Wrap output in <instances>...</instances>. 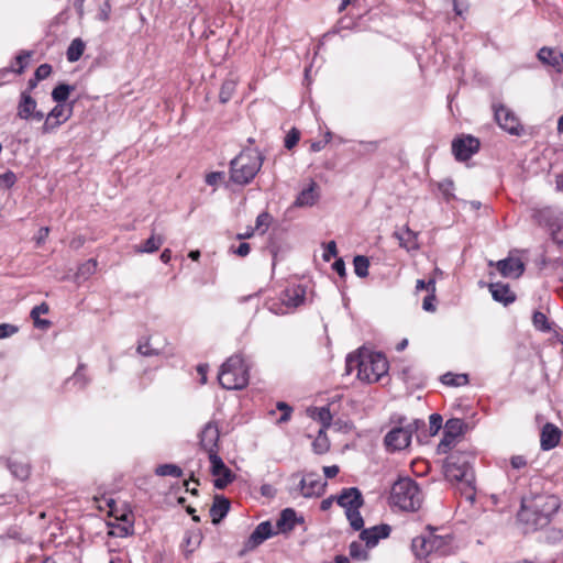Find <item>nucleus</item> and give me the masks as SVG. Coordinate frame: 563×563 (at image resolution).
<instances>
[{"label":"nucleus","instance_id":"23","mask_svg":"<svg viewBox=\"0 0 563 563\" xmlns=\"http://www.w3.org/2000/svg\"><path fill=\"white\" fill-rule=\"evenodd\" d=\"M273 534H275V532L273 530L272 523L269 521L261 522L251 533L246 542V547L249 549H254L271 538Z\"/></svg>","mask_w":563,"mask_h":563},{"label":"nucleus","instance_id":"41","mask_svg":"<svg viewBox=\"0 0 563 563\" xmlns=\"http://www.w3.org/2000/svg\"><path fill=\"white\" fill-rule=\"evenodd\" d=\"M441 380L444 385L462 386V385L467 384L468 378H467L466 374L456 375V374H452V373H446L442 376Z\"/></svg>","mask_w":563,"mask_h":563},{"label":"nucleus","instance_id":"61","mask_svg":"<svg viewBox=\"0 0 563 563\" xmlns=\"http://www.w3.org/2000/svg\"><path fill=\"white\" fill-rule=\"evenodd\" d=\"M330 140H331V132H327V133H325V137H324V140H323V141L313 142V143L311 144V151H312V152H319V151H321V150L323 148V146H324L327 143H329V142H330Z\"/></svg>","mask_w":563,"mask_h":563},{"label":"nucleus","instance_id":"14","mask_svg":"<svg viewBox=\"0 0 563 563\" xmlns=\"http://www.w3.org/2000/svg\"><path fill=\"white\" fill-rule=\"evenodd\" d=\"M73 113V106H66L57 103L51 112L47 114L46 120L43 124V132L49 133L57 126H59L62 123L66 122Z\"/></svg>","mask_w":563,"mask_h":563},{"label":"nucleus","instance_id":"48","mask_svg":"<svg viewBox=\"0 0 563 563\" xmlns=\"http://www.w3.org/2000/svg\"><path fill=\"white\" fill-rule=\"evenodd\" d=\"M443 418L439 413H432L429 417L430 434L435 435L442 428Z\"/></svg>","mask_w":563,"mask_h":563},{"label":"nucleus","instance_id":"24","mask_svg":"<svg viewBox=\"0 0 563 563\" xmlns=\"http://www.w3.org/2000/svg\"><path fill=\"white\" fill-rule=\"evenodd\" d=\"M320 198V191L314 183H310L309 186L302 189L297 196L294 206L303 208L313 206Z\"/></svg>","mask_w":563,"mask_h":563},{"label":"nucleus","instance_id":"50","mask_svg":"<svg viewBox=\"0 0 563 563\" xmlns=\"http://www.w3.org/2000/svg\"><path fill=\"white\" fill-rule=\"evenodd\" d=\"M553 242L563 250V218L561 222H558V227H555L551 233Z\"/></svg>","mask_w":563,"mask_h":563},{"label":"nucleus","instance_id":"36","mask_svg":"<svg viewBox=\"0 0 563 563\" xmlns=\"http://www.w3.org/2000/svg\"><path fill=\"white\" fill-rule=\"evenodd\" d=\"M73 90L74 87L67 84H59L53 89L52 99L57 103L65 104L64 102L68 99Z\"/></svg>","mask_w":563,"mask_h":563},{"label":"nucleus","instance_id":"2","mask_svg":"<svg viewBox=\"0 0 563 563\" xmlns=\"http://www.w3.org/2000/svg\"><path fill=\"white\" fill-rule=\"evenodd\" d=\"M390 503L401 510L416 511L421 507L422 493L413 479L401 477L391 487Z\"/></svg>","mask_w":563,"mask_h":563},{"label":"nucleus","instance_id":"7","mask_svg":"<svg viewBox=\"0 0 563 563\" xmlns=\"http://www.w3.org/2000/svg\"><path fill=\"white\" fill-rule=\"evenodd\" d=\"M264 157L256 148H244L231 161V176H257L263 165Z\"/></svg>","mask_w":563,"mask_h":563},{"label":"nucleus","instance_id":"56","mask_svg":"<svg viewBox=\"0 0 563 563\" xmlns=\"http://www.w3.org/2000/svg\"><path fill=\"white\" fill-rule=\"evenodd\" d=\"M18 332V328L13 324H0V339H7Z\"/></svg>","mask_w":563,"mask_h":563},{"label":"nucleus","instance_id":"53","mask_svg":"<svg viewBox=\"0 0 563 563\" xmlns=\"http://www.w3.org/2000/svg\"><path fill=\"white\" fill-rule=\"evenodd\" d=\"M31 54L27 52H21L15 57V62L18 64V68L14 70L18 74H22L24 71V68L26 66V60L30 58Z\"/></svg>","mask_w":563,"mask_h":563},{"label":"nucleus","instance_id":"21","mask_svg":"<svg viewBox=\"0 0 563 563\" xmlns=\"http://www.w3.org/2000/svg\"><path fill=\"white\" fill-rule=\"evenodd\" d=\"M336 503L347 511L350 509L361 508L363 505V497L356 487L344 488L336 497Z\"/></svg>","mask_w":563,"mask_h":563},{"label":"nucleus","instance_id":"33","mask_svg":"<svg viewBox=\"0 0 563 563\" xmlns=\"http://www.w3.org/2000/svg\"><path fill=\"white\" fill-rule=\"evenodd\" d=\"M47 303L43 302L38 306L33 307L31 310V318L34 321V325L40 329H46L49 327L51 322L46 319H40L41 314H45L48 312Z\"/></svg>","mask_w":563,"mask_h":563},{"label":"nucleus","instance_id":"52","mask_svg":"<svg viewBox=\"0 0 563 563\" xmlns=\"http://www.w3.org/2000/svg\"><path fill=\"white\" fill-rule=\"evenodd\" d=\"M51 73L52 66L49 64H42L36 68L34 77H36V80H44L51 75Z\"/></svg>","mask_w":563,"mask_h":563},{"label":"nucleus","instance_id":"31","mask_svg":"<svg viewBox=\"0 0 563 563\" xmlns=\"http://www.w3.org/2000/svg\"><path fill=\"white\" fill-rule=\"evenodd\" d=\"M85 47L86 45L81 38H74L66 52L67 60L70 63L79 60L84 54Z\"/></svg>","mask_w":563,"mask_h":563},{"label":"nucleus","instance_id":"4","mask_svg":"<svg viewBox=\"0 0 563 563\" xmlns=\"http://www.w3.org/2000/svg\"><path fill=\"white\" fill-rule=\"evenodd\" d=\"M437 528L428 527L427 532L412 539L411 549L416 558L424 559L432 553L445 555L451 543L449 534H435Z\"/></svg>","mask_w":563,"mask_h":563},{"label":"nucleus","instance_id":"40","mask_svg":"<svg viewBox=\"0 0 563 563\" xmlns=\"http://www.w3.org/2000/svg\"><path fill=\"white\" fill-rule=\"evenodd\" d=\"M349 550L352 559L361 561H366L368 559V549H366L360 541H353L350 544Z\"/></svg>","mask_w":563,"mask_h":563},{"label":"nucleus","instance_id":"25","mask_svg":"<svg viewBox=\"0 0 563 563\" xmlns=\"http://www.w3.org/2000/svg\"><path fill=\"white\" fill-rule=\"evenodd\" d=\"M538 58L543 64L552 66L558 71L563 69V54L556 49L542 47L538 53Z\"/></svg>","mask_w":563,"mask_h":563},{"label":"nucleus","instance_id":"34","mask_svg":"<svg viewBox=\"0 0 563 563\" xmlns=\"http://www.w3.org/2000/svg\"><path fill=\"white\" fill-rule=\"evenodd\" d=\"M309 415L314 420L321 422L323 428H329L332 421V415L328 407L313 408L309 410Z\"/></svg>","mask_w":563,"mask_h":563},{"label":"nucleus","instance_id":"59","mask_svg":"<svg viewBox=\"0 0 563 563\" xmlns=\"http://www.w3.org/2000/svg\"><path fill=\"white\" fill-rule=\"evenodd\" d=\"M512 468L520 470L527 465V460L522 455H515L510 459Z\"/></svg>","mask_w":563,"mask_h":563},{"label":"nucleus","instance_id":"19","mask_svg":"<svg viewBox=\"0 0 563 563\" xmlns=\"http://www.w3.org/2000/svg\"><path fill=\"white\" fill-rule=\"evenodd\" d=\"M325 483L320 477L313 474H308L299 482L300 494L303 497L320 496L324 492Z\"/></svg>","mask_w":563,"mask_h":563},{"label":"nucleus","instance_id":"39","mask_svg":"<svg viewBox=\"0 0 563 563\" xmlns=\"http://www.w3.org/2000/svg\"><path fill=\"white\" fill-rule=\"evenodd\" d=\"M353 265H354V272L358 277L364 278L368 275L369 261L366 256H363V255L355 256L354 261H353Z\"/></svg>","mask_w":563,"mask_h":563},{"label":"nucleus","instance_id":"37","mask_svg":"<svg viewBox=\"0 0 563 563\" xmlns=\"http://www.w3.org/2000/svg\"><path fill=\"white\" fill-rule=\"evenodd\" d=\"M236 85V80L234 79H225L222 82L219 92V99L222 103H227L232 98L235 92Z\"/></svg>","mask_w":563,"mask_h":563},{"label":"nucleus","instance_id":"17","mask_svg":"<svg viewBox=\"0 0 563 563\" xmlns=\"http://www.w3.org/2000/svg\"><path fill=\"white\" fill-rule=\"evenodd\" d=\"M532 218L539 225L549 228L550 233H552L553 229L558 227V222L562 221L563 216L561 212L553 208L544 207L534 209Z\"/></svg>","mask_w":563,"mask_h":563},{"label":"nucleus","instance_id":"8","mask_svg":"<svg viewBox=\"0 0 563 563\" xmlns=\"http://www.w3.org/2000/svg\"><path fill=\"white\" fill-rule=\"evenodd\" d=\"M421 426H424L422 420H415L407 426L396 427L385 435V445L390 451H400L406 449L410 442L412 433Z\"/></svg>","mask_w":563,"mask_h":563},{"label":"nucleus","instance_id":"51","mask_svg":"<svg viewBox=\"0 0 563 563\" xmlns=\"http://www.w3.org/2000/svg\"><path fill=\"white\" fill-rule=\"evenodd\" d=\"M313 450L318 454H322L329 450V443L325 438L319 435L312 443Z\"/></svg>","mask_w":563,"mask_h":563},{"label":"nucleus","instance_id":"30","mask_svg":"<svg viewBox=\"0 0 563 563\" xmlns=\"http://www.w3.org/2000/svg\"><path fill=\"white\" fill-rule=\"evenodd\" d=\"M433 187H437L438 195L446 202H450L451 200L455 199L454 196V184L451 178H444L441 181H438L432 185Z\"/></svg>","mask_w":563,"mask_h":563},{"label":"nucleus","instance_id":"57","mask_svg":"<svg viewBox=\"0 0 563 563\" xmlns=\"http://www.w3.org/2000/svg\"><path fill=\"white\" fill-rule=\"evenodd\" d=\"M137 352L144 356H152L158 353L157 350L151 347L148 341L141 342L137 346Z\"/></svg>","mask_w":563,"mask_h":563},{"label":"nucleus","instance_id":"47","mask_svg":"<svg viewBox=\"0 0 563 563\" xmlns=\"http://www.w3.org/2000/svg\"><path fill=\"white\" fill-rule=\"evenodd\" d=\"M533 325L541 331H549L548 318L544 313L536 311L532 317Z\"/></svg>","mask_w":563,"mask_h":563},{"label":"nucleus","instance_id":"49","mask_svg":"<svg viewBox=\"0 0 563 563\" xmlns=\"http://www.w3.org/2000/svg\"><path fill=\"white\" fill-rule=\"evenodd\" d=\"M9 467L12 474L20 479H24L29 476V467L24 464L10 463Z\"/></svg>","mask_w":563,"mask_h":563},{"label":"nucleus","instance_id":"15","mask_svg":"<svg viewBox=\"0 0 563 563\" xmlns=\"http://www.w3.org/2000/svg\"><path fill=\"white\" fill-rule=\"evenodd\" d=\"M36 107V100L31 97L29 91L21 92L18 104V117L22 120L42 121L44 119V113L37 111Z\"/></svg>","mask_w":563,"mask_h":563},{"label":"nucleus","instance_id":"16","mask_svg":"<svg viewBox=\"0 0 563 563\" xmlns=\"http://www.w3.org/2000/svg\"><path fill=\"white\" fill-rule=\"evenodd\" d=\"M220 438L219 427L214 421L206 423L200 432V445L201 448L211 455L218 453V442Z\"/></svg>","mask_w":563,"mask_h":563},{"label":"nucleus","instance_id":"32","mask_svg":"<svg viewBox=\"0 0 563 563\" xmlns=\"http://www.w3.org/2000/svg\"><path fill=\"white\" fill-rule=\"evenodd\" d=\"M164 239L161 235L152 234L143 244L135 247L137 253H154L159 250Z\"/></svg>","mask_w":563,"mask_h":563},{"label":"nucleus","instance_id":"10","mask_svg":"<svg viewBox=\"0 0 563 563\" xmlns=\"http://www.w3.org/2000/svg\"><path fill=\"white\" fill-rule=\"evenodd\" d=\"M465 423L460 418H451L444 424L443 438L438 444L439 454L448 453L456 443V439L464 432Z\"/></svg>","mask_w":563,"mask_h":563},{"label":"nucleus","instance_id":"42","mask_svg":"<svg viewBox=\"0 0 563 563\" xmlns=\"http://www.w3.org/2000/svg\"><path fill=\"white\" fill-rule=\"evenodd\" d=\"M345 514H346V517H347V520H349L351 527L355 531H358L363 528L364 520H363V517L361 516L360 508L350 509V510L345 511Z\"/></svg>","mask_w":563,"mask_h":563},{"label":"nucleus","instance_id":"5","mask_svg":"<svg viewBox=\"0 0 563 563\" xmlns=\"http://www.w3.org/2000/svg\"><path fill=\"white\" fill-rule=\"evenodd\" d=\"M473 456L465 452H454L444 463V475L450 482H461L472 488L474 473L472 468Z\"/></svg>","mask_w":563,"mask_h":563},{"label":"nucleus","instance_id":"60","mask_svg":"<svg viewBox=\"0 0 563 563\" xmlns=\"http://www.w3.org/2000/svg\"><path fill=\"white\" fill-rule=\"evenodd\" d=\"M453 10L457 15H462L467 10L466 0H453Z\"/></svg>","mask_w":563,"mask_h":563},{"label":"nucleus","instance_id":"12","mask_svg":"<svg viewBox=\"0 0 563 563\" xmlns=\"http://www.w3.org/2000/svg\"><path fill=\"white\" fill-rule=\"evenodd\" d=\"M209 461L211 474L216 477L213 482L216 488L223 489L234 481L235 475L227 467L218 453L209 455Z\"/></svg>","mask_w":563,"mask_h":563},{"label":"nucleus","instance_id":"22","mask_svg":"<svg viewBox=\"0 0 563 563\" xmlns=\"http://www.w3.org/2000/svg\"><path fill=\"white\" fill-rule=\"evenodd\" d=\"M561 439V430L553 423H545L541 431V449L549 451L554 449Z\"/></svg>","mask_w":563,"mask_h":563},{"label":"nucleus","instance_id":"6","mask_svg":"<svg viewBox=\"0 0 563 563\" xmlns=\"http://www.w3.org/2000/svg\"><path fill=\"white\" fill-rule=\"evenodd\" d=\"M360 379L366 383H376L388 372V361L378 352L363 351V361L358 363Z\"/></svg>","mask_w":563,"mask_h":563},{"label":"nucleus","instance_id":"43","mask_svg":"<svg viewBox=\"0 0 563 563\" xmlns=\"http://www.w3.org/2000/svg\"><path fill=\"white\" fill-rule=\"evenodd\" d=\"M362 361H363V351H361L356 355H349L346 357V373L351 374L354 369H356L357 371V377L360 378L361 365H358V363H361Z\"/></svg>","mask_w":563,"mask_h":563},{"label":"nucleus","instance_id":"3","mask_svg":"<svg viewBox=\"0 0 563 563\" xmlns=\"http://www.w3.org/2000/svg\"><path fill=\"white\" fill-rule=\"evenodd\" d=\"M249 367L240 354L232 355L221 366L218 380L228 390L244 388L249 383Z\"/></svg>","mask_w":563,"mask_h":563},{"label":"nucleus","instance_id":"64","mask_svg":"<svg viewBox=\"0 0 563 563\" xmlns=\"http://www.w3.org/2000/svg\"><path fill=\"white\" fill-rule=\"evenodd\" d=\"M333 271H335L341 277L345 276V264L342 258L336 260L332 265Z\"/></svg>","mask_w":563,"mask_h":563},{"label":"nucleus","instance_id":"28","mask_svg":"<svg viewBox=\"0 0 563 563\" xmlns=\"http://www.w3.org/2000/svg\"><path fill=\"white\" fill-rule=\"evenodd\" d=\"M230 503L225 497L216 496L213 505L210 508V516L213 523H219L228 514Z\"/></svg>","mask_w":563,"mask_h":563},{"label":"nucleus","instance_id":"1","mask_svg":"<svg viewBox=\"0 0 563 563\" xmlns=\"http://www.w3.org/2000/svg\"><path fill=\"white\" fill-rule=\"evenodd\" d=\"M559 508L554 497L548 495H536L525 497L521 501V509L518 518L521 522L528 525L532 529H539L547 526L550 516Z\"/></svg>","mask_w":563,"mask_h":563},{"label":"nucleus","instance_id":"55","mask_svg":"<svg viewBox=\"0 0 563 563\" xmlns=\"http://www.w3.org/2000/svg\"><path fill=\"white\" fill-rule=\"evenodd\" d=\"M338 254L336 244L334 241H330L324 249L323 260L329 262L332 257H335Z\"/></svg>","mask_w":563,"mask_h":563},{"label":"nucleus","instance_id":"9","mask_svg":"<svg viewBox=\"0 0 563 563\" xmlns=\"http://www.w3.org/2000/svg\"><path fill=\"white\" fill-rule=\"evenodd\" d=\"M306 289L298 285L287 288L282 295V302H273L268 306L269 311L275 314H286L289 310L296 309L305 302Z\"/></svg>","mask_w":563,"mask_h":563},{"label":"nucleus","instance_id":"63","mask_svg":"<svg viewBox=\"0 0 563 563\" xmlns=\"http://www.w3.org/2000/svg\"><path fill=\"white\" fill-rule=\"evenodd\" d=\"M251 251V247H250V244L249 243H241L235 250H234V253L241 257H244L246 255H249Z\"/></svg>","mask_w":563,"mask_h":563},{"label":"nucleus","instance_id":"45","mask_svg":"<svg viewBox=\"0 0 563 563\" xmlns=\"http://www.w3.org/2000/svg\"><path fill=\"white\" fill-rule=\"evenodd\" d=\"M67 383L78 386V388H84L88 384V378L84 373V365H79L74 376Z\"/></svg>","mask_w":563,"mask_h":563},{"label":"nucleus","instance_id":"38","mask_svg":"<svg viewBox=\"0 0 563 563\" xmlns=\"http://www.w3.org/2000/svg\"><path fill=\"white\" fill-rule=\"evenodd\" d=\"M155 474L157 476L181 477L183 471L175 464H162L156 467Z\"/></svg>","mask_w":563,"mask_h":563},{"label":"nucleus","instance_id":"27","mask_svg":"<svg viewBox=\"0 0 563 563\" xmlns=\"http://www.w3.org/2000/svg\"><path fill=\"white\" fill-rule=\"evenodd\" d=\"M399 245L407 251H416L419 249L417 233L405 227L394 233Z\"/></svg>","mask_w":563,"mask_h":563},{"label":"nucleus","instance_id":"20","mask_svg":"<svg viewBox=\"0 0 563 563\" xmlns=\"http://www.w3.org/2000/svg\"><path fill=\"white\" fill-rule=\"evenodd\" d=\"M496 267L501 276L506 278H518L525 271V265L521 260L515 257L498 261Z\"/></svg>","mask_w":563,"mask_h":563},{"label":"nucleus","instance_id":"13","mask_svg":"<svg viewBox=\"0 0 563 563\" xmlns=\"http://www.w3.org/2000/svg\"><path fill=\"white\" fill-rule=\"evenodd\" d=\"M479 140L472 135H462L453 140L452 153L460 162H465L478 152Z\"/></svg>","mask_w":563,"mask_h":563},{"label":"nucleus","instance_id":"35","mask_svg":"<svg viewBox=\"0 0 563 563\" xmlns=\"http://www.w3.org/2000/svg\"><path fill=\"white\" fill-rule=\"evenodd\" d=\"M97 271V262L93 258H90L82 263L76 273V279L78 282L88 279L91 275H93Z\"/></svg>","mask_w":563,"mask_h":563},{"label":"nucleus","instance_id":"46","mask_svg":"<svg viewBox=\"0 0 563 563\" xmlns=\"http://www.w3.org/2000/svg\"><path fill=\"white\" fill-rule=\"evenodd\" d=\"M300 140V132L296 128H292L285 136L284 146L287 150L294 148Z\"/></svg>","mask_w":563,"mask_h":563},{"label":"nucleus","instance_id":"44","mask_svg":"<svg viewBox=\"0 0 563 563\" xmlns=\"http://www.w3.org/2000/svg\"><path fill=\"white\" fill-rule=\"evenodd\" d=\"M272 220L273 219L269 213H267V212L260 213L256 218L255 230L260 231L261 234H264L268 230V228L272 223Z\"/></svg>","mask_w":563,"mask_h":563},{"label":"nucleus","instance_id":"62","mask_svg":"<svg viewBox=\"0 0 563 563\" xmlns=\"http://www.w3.org/2000/svg\"><path fill=\"white\" fill-rule=\"evenodd\" d=\"M49 229L47 227H43L38 230L37 235L35 238L37 245H41L45 242L48 236Z\"/></svg>","mask_w":563,"mask_h":563},{"label":"nucleus","instance_id":"26","mask_svg":"<svg viewBox=\"0 0 563 563\" xmlns=\"http://www.w3.org/2000/svg\"><path fill=\"white\" fill-rule=\"evenodd\" d=\"M489 290L494 300L504 305H509L515 301L516 296L510 290L509 286L503 283H493L489 285Z\"/></svg>","mask_w":563,"mask_h":563},{"label":"nucleus","instance_id":"58","mask_svg":"<svg viewBox=\"0 0 563 563\" xmlns=\"http://www.w3.org/2000/svg\"><path fill=\"white\" fill-rule=\"evenodd\" d=\"M434 300H435V292H429V295L423 299L422 308L426 311L433 312L435 310V307L433 305Z\"/></svg>","mask_w":563,"mask_h":563},{"label":"nucleus","instance_id":"11","mask_svg":"<svg viewBox=\"0 0 563 563\" xmlns=\"http://www.w3.org/2000/svg\"><path fill=\"white\" fill-rule=\"evenodd\" d=\"M495 120L498 125L511 135L519 136L523 132L518 117L507 107L499 104L494 106Z\"/></svg>","mask_w":563,"mask_h":563},{"label":"nucleus","instance_id":"54","mask_svg":"<svg viewBox=\"0 0 563 563\" xmlns=\"http://www.w3.org/2000/svg\"><path fill=\"white\" fill-rule=\"evenodd\" d=\"M417 291L426 289L428 292H435V282L434 279H430L424 282L423 279H418L416 284Z\"/></svg>","mask_w":563,"mask_h":563},{"label":"nucleus","instance_id":"29","mask_svg":"<svg viewBox=\"0 0 563 563\" xmlns=\"http://www.w3.org/2000/svg\"><path fill=\"white\" fill-rule=\"evenodd\" d=\"M297 523L296 511L291 508H286L280 512V516L276 522V527L280 532H287L295 528Z\"/></svg>","mask_w":563,"mask_h":563},{"label":"nucleus","instance_id":"18","mask_svg":"<svg viewBox=\"0 0 563 563\" xmlns=\"http://www.w3.org/2000/svg\"><path fill=\"white\" fill-rule=\"evenodd\" d=\"M391 529L388 525H378L369 529H364L360 533V539L365 543L366 549H373L377 545L380 539L389 536Z\"/></svg>","mask_w":563,"mask_h":563}]
</instances>
